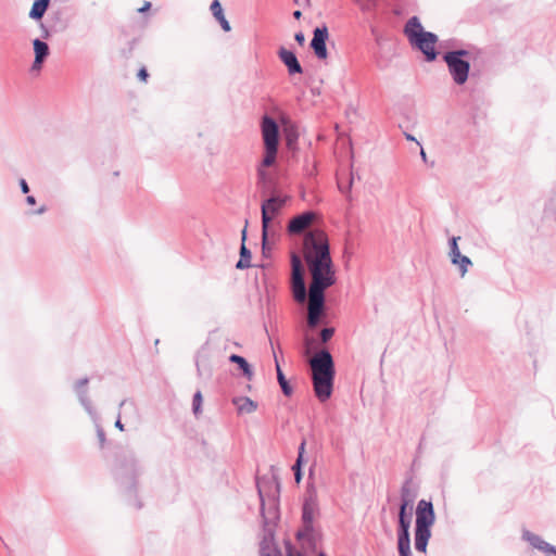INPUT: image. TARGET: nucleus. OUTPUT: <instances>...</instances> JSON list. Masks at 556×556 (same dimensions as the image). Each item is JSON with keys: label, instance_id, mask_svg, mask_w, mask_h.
Returning a JSON list of instances; mask_svg holds the SVG:
<instances>
[{"label": "nucleus", "instance_id": "nucleus-50", "mask_svg": "<svg viewBox=\"0 0 556 556\" xmlns=\"http://www.w3.org/2000/svg\"><path fill=\"white\" fill-rule=\"evenodd\" d=\"M150 8H151V2L146 1V2L143 3V5H142L141 8H139V9H138V12H139V13H144V12L149 11V10H150Z\"/></svg>", "mask_w": 556, "mask_h": 556}, {"label": "nucleus", "instance_id": "nucleus-26", "mask_svg": "<svg viewBox=\"0 0 556 556\" xmlns=\"http://www.w3.org/2000/svg\"><path fill=\"white\" fill-rule=\"evenodd\" d=\"M50 1L51 0H35L28 16L34 21H41L49 9Z\"/></svg>", "mask_w": 556, "mask_h": 556}, {"label": "nucleus", "instance_id": "nucleus-45", "mask_svg": "<svg viewBox=\"0 0 556 556\" xmlns=\"http://www.w3.org/2000/svg\"><path fill=\"white\" fill-rule=\"evenodd\" d=\"M312 533L313 531H306L305 525H303V528L296 532L295 536L298 540H303L306 538H311Z\"/></svg>", "mask_w": 556, "mask_h": 556}, {"label": "nucleus", "instance_id": "nucleus-5", "mask_svg": "<svg viewBox=\"0 0 556 556\" xmlns=\"http://www.w3.org/2000/svg\"><path fill=\"white\" fill-rule=\"evenodd\" d=\"M256 488L261 501V517L266 527L278 519L280 481L276 476L257 479Z\"/></svg>", "mask_w": 556, "mask_h": 556}, {"label": "nucleus", "instance_id": "nucleus-31", "mask_svg": "<svg viewBox=\"0 0 556 556\" xmlns=\"http://www.w3.org/2000/svg\"><path fill=\"white\" fill-rule=\"evenodd\" d=\"M33 48L35 52V56L42 59L46 61V59L50 54V48L48 43L39 38H36L33 40Z\"/></svg>", "mask_w": 556, "mask_h": 556}, {"label": "nucleus", "instance_id": "nucleus-46", "mask_svg": "<svg viewBox=\"0 0 556 556\" xmlns=\"http://www.w3.org/2000/svg\"><path fill=\"white\" fill-rule=\"evenodd\" d=\"M45 63V60L36 58L31 64V71H40L42 68V65Z\"/></svg>", "mask_w": 556, "mask_h": 556}, {"label": "nucleus", "instance_id": "nucleus-8", "mask_svg": "<svg viewBox=\"0 0 556 556\" xmlns=\"http://www.w3.org/2000/svg\"><path fill=\"white\" fill-rule=\"evenodd\" d=\"M291 200V198L287 194L278 193L277 191H273L271 194L264 199L261 203V220L264 224L265 228H267V224L270 220H278L277 216L280 215L283 207Z\"/></svg>", "mask_w": 556, "mask_h": 556}, {"label": "nucleus", "instance_id": "nucleus-52", "mask_svg": "<svg viewBox=\"0 0 556 556\" xmlns=\"http://www.w3.org/2000/svg\"><path fill=\"white\" fill-rule=\"evenodd\" d=\"M47 212V206L46 205H41L39 208H37L36 211L31 212V214H35V215H41L43 213Z\"/></svg>", "mask_w": 556, "mask_h": 556}, {"label": "nucleus", "instance_id": "nucleus-28", "mask_svg": "<svg viewBox=\"0 0 556 556\" xmlns=\"http://www.w3.org/2000/svg\"><path fill=\"white\" fill-rule=\"evenodd\" d=\"M257 176V186L263 189V193L276 191L274 188V181L266 169L262 167H257L256 169Z\"/></svg>", "mask_w": 556, "mask_h": 556}, {"label": "nucleus", "instance_id": "nucleus-60", "mask_svg": "<svg viewBox=\"0 0 556 556\" xmlns=\"http://www.w3.org/2000/svg\"><path fill=\"white\" fill-rule=\"evenodd\" d=\"M313 343L312 339L306 338V345L309 346Z\"/></svg>", "mask_w": 556, "mask_h": 556}, {"label": "nucleus", "instance_id": "nucleus-17", "mask_svg": "<svg viewBox=\"0 0 556 556\" xmlns=\"http://www.w3.org/2000/svg\"><path fill=\"white\" fill-rule=\"evenodd\" d=\"M417 497V491L413 488L412 479H406L401 488V503L399 510L412 511L413 505Z\"/></svg>", "mask_w": 556, "mask_h": 556}, {"label": "nucleus", "instance_id": "nucleus-19", "mask_svg": "<svg viewBox=\"0 0 556 556\" xmlns=\"http://www.w3.org/2000/svg\"><path fill=\"white\" fill-rule=\"evenodd\" d=\"M412 511L399 510L397 513V539H410Z\"/></svg>", "mask_w": 556, "mask_h": 556}, {"label": "nucleus", "instance_id": "nucleus-7", "mask_svg": "<svg viewBox=\"0 0 556 556\" xmlns=\"http://www.w3.org/2000/svg\"><path fill=\"white\" fill-rule=\"evenodd\" d=\"M469 55L470 52L466 49L450 50L442 55L453 81L458 86L464 85L468 79L470 63L464 58Z\"/></svg>", "mask_w": 556, "mask_h": 556}, {"label": "nucleus", "instance_id": "nucleus-29", "mask_svg": "<svg viewBox=\"0 0 556 556\" xmlns=\"http://www.w3.org/2000/svg\"><path fill=\"white\" fill-rule=\"evenodd\" d=\"M275 365H276L275 367H276L277 381L280 386L281 392L283 393L285 396L289 397L293 393V388L291 387L289 380L286 378L276 356H275Z\"/></svg>", "mask_w": 556, "mask_h": 556}, {"label": "nucleus", "instance_id": "nucleus-41", "mask_svg": "<svg viewBox=\"0 0 556 556\" xmlns=\"http://www.w3.org/2000/svg\"><path fill=\"white\" fill-rule=\"evenodd\" d=\"M336 329L333 327H326L324 328L319 336L323 343H327L334 334Z\"/></svg>", "mask_w": 556, "mask_h": 556}, {"label": "nucleus", "instance_id": "nucleus-48", "mask_svg": "<svg viewBox=\"0 0 556 556\" xmlns=\"http://www.w3.org/2000/svg\"><path fill=\"white\" fill-rule=\"evenodd\" d=\"M18 185H20L21 191L24 194H27L29 192V186H28L27 181L24 178H21L18 180Z\"/></svg>", "mask_w": 556, "mask_h": 556}, {"label": "nucleus", "instance_id": "nucleus-37", "mask_svg": "<svg viewBox=\"0 0 556 556\" xmlns=\"http://www.w3.org/2000/svg\"><path fill=\"white\" fill-rule=\"evenodd\" d=\"M202 402H203L202 393H201V391H197L193 394V399H192V412L195 416H198L202 412Z\"/></svg>", "mask_w": 556, "mask_h": 556}, {"label": "nucleus", "instance_id": "nucleus-27", "mask_svg": "<svg viewBox=\"0 0 556 556\" xmlns=\"http://www.w3.org/2000/svg\"><path fill=\"white\" fill-rule=\"evenodd\" d=\"M229 362L232 364H236L238 368L241 370L243 377H245L248 380H251L254 372L252 369V366L249 364V362L241 355L238 354H231L229 356Z\"/></svg>", "mask_w": 556, "mask_h": 556}, {"label": "nucleus", "instance_id": "nucleus-40", "mask_svg": "<svg viewBox=\"0 0 556 556\" xmlns=\"http://www.w3.org/2000/svg\"><path fill=\"white\" fill-rule=\"evenodd\" d=\"M298 142V134L294 131H288L286 135V146L288 149L293 150Z\"/></svg>", "mask_w": 556, "mask_h": 556}, {"label": "nucleus", "instance_id": "nucleus-34", "mask_svg": "<svg viewBox=\"0 0 556 556\" xmlns=\"http://www.w3.org/2000/svg\"><path fill=\"white\" fill-rule=\"evenodd\" d=\"M397 552L399 556H413L410 549V539H397Z\"/></svg>", "mask_w": 556, "mask_h": 556}, {"label": "nucleus", "instance_id": "nucleus-58", "mask_svg": "<svg viewBox=\"0 0 556 556\" xmlns=\"http://www.w3.org/2000/svg\"><path fill=\"white\" fill-rule=\"evenodd\" d=\"M292 15L295 20H300L302 16V12L300 10H295Z\"/></svg>", "mask_w": 556, "mask_h": 556}, {"label": "nucleus", "instance_id": "nucleus-35", "mask_svg": "<svg viewBox=\"0 0 556 556\" xmlns=\"http://www.w3.org/2000/svg\"><path fill=\"white\" fill-rule=\"evenodd\" d=\"M195 366H197V374L199 377H211L212 376V369L210 366L205 365L203 361H200V357L198 356L195 359Z\"/></svg>", "mask_w": 556, "mask_h": 556}, {"label": "nucleus", "instance_id": "nucleus-14", "mask_svg": "<svg viewBox=\"0 0 556 556\" xmlns=\"http://www.w3.org/2000/svg\"><path fill=\"white\" fill-rule=\"evenodd\" d=\"M89 379L87 377L78 379L74 384V391L77 394L79 403L83 405L85 410L90 415L93 420H97L98 415L94 410L92 403L88 396L87 384Z\"/></svg>", "mask_w": 556, "mask_h": 556}, {"label": "nucleus", "instance_id": "nucleus-12", "mask_svg": "<svg viewBox=\"0 0 556 556\" xmlns=\"http://www.w3.org/2000/svg\"><path fill=\"white\" fill-rule=\"evenodd\" d=\"M329 38L328 27L324 24L313 30V38L309 47L318 60H326L328 56L327 40Z\"/></svg>", "mask_w": 556, "mask_h": 556}, {"label": "nucleus", "instance_id": "nucleus-56", "mask_svg": "<svg viewBox=\"0 0 556 556\" xmlns=\"http://www.w3.org/2000/svg\"><path fill=\"white\" fill-rule=\"evenodd\" d=\"M41 29H42V37L47 39L50 36L49 30L47 29V27L43 24H41Z\"/></svg>", "mask_w": 556, "mask_h": 556}, {"label": "nucleus", "instance_id": "nucleus-4", "mask_svg": "<svg viewBox=\"0 0 556 556\" xmlns=\"http://www.w3.org/2000/svg\"><path fill=\"white\" fill-rule=\"evenodd\" d=\"M403 33L413 49L420 51L427 62H433L438 58L435 45L438 36L432 31L425 30L418 16L414 15L407 20Z\"/></svg>", "mask_w": 556, "mask_h": 556}, {"label": "nucleus", "instance_id": "nucleus-20", "mask_svg": "<svg viewBox=\"0 0 556 556\" xmlns=\"http://www.w3.org/2000/svg\"><path fill=\"white\" fill-rule=\"evenodd\" d=\"M327 288L317 287V285L309 286V306L308 309L324 311L325 308V290Z\"/></svg>", "mask_w": 556, "mask_h": 556}, {"label": "nucleus", "instance_id": "nucleus-16", "mask_svg": "<svg viewBox=\"0 0 556 556\" xmlns=\"http://www.w3.org/2000/svg\"><path fill=\"white\" fill-rule=\"evenodd\" d=\"M278 58L285 64L289 75L302 74L303 68L300 64L296 54L292 50H288L285 47H280L278 50Z\"/></svg>", "mask_w": 556, "mask_h": 556}, {"label": "nucleus", "instance_id": "nucleus-13", "mask_svg": "<svg viewBox=\"0 0 556 556\" xmlns=\"http://www.w3.org/2000/svg\"><path fill=\"white\" fill-rule=\"evenodd\" d=\"M315 213L313 211H305L292 217L287 226V232L290 236L302 233L314 220Z\"/></svg>", "mask_w": 556, "mask_h": 556}, {"label": "nucleus", "instance_id": "nucleus-2", "mask_svg": "<svg viewBox=\"0 0 556 556\" xmlns=\"http://www.w3.org/2000/svg\"><path fill=\"white\" fill-rule=\"evenodd\" d=\"M315 396L324 403L333 392L336 366L331 353L323 349L309 361Z\"/></svg>", "mask_w": 556, "mask_h": 556}, {"label": "nucleus", "instance_id": "nucleus-25", "mask_svg": "<svg viewBox=\"0 0 556 556\" xmlns=\"http://www.w3.org/2000/svg\"><path fill=\"white\" fill-rule=\"evenodd\" d=\"M261 556H282L281 551L273 543V534L265 535L260 543Z\"/></svg>", "mask_w": 556, "mask_h": 556}, {"label": "nucleus", "instance_id": "nucleus-9", "mask_svg": "<svg viewBox=\"0 0 556 556\" xmlns=\"http://www.w3.org/2000/svg\"><path fill=\"white\" fill-rule=\"evenodd\" d=\"M318 511L317 490L314 483L307 482L302 504V523L305 525L306 531H314V518Z\"/></svg>", "mask_w": 556, "mask_h": 556}, {"label": "nucleus", "instance_id": "nucleus-15", "mask_svg": "<svg viewBox=\"0 0 556 556\" xmlns=\"http://www.w3.org/2000/svg\"><path fill=\"white\" fill-rule=\"evenodd\" d=\"M522 540L527 541L533 548L546 554V556H556V547L544 541L540 535L529 530L522 531Z\"/></svg>", "mask_w": 556, "mask_h": 556}, {"label": "nucleus", "instance_id": "nucleus-53", "mask_svg": "<svg viewBox=\"0 0 556 556\" xmlns=\"http://www.w3.org/2000/svg\"><path fill=\"white\" fill-rule=\"evenodd\" d=\"M115 427H116L118 430L124 431V425H123V422H122V420H121V416H119V415H118V417H117V419H116V421H115Z\"/></svg>", "mask_w": 556, "mask_h": 556}, {"label": "nucleus", "instance_id": "nucleus-24", "mask_svg": "<svg viewBox=\"0 0 556 556\" xmlns=\"http://www.w3.org/2000/svg\"><path fill=\"white\" fill-rule=\"evenodd\" d=\"M305 445H306V441L302 440V442L300 443L299 448H298V457H296L294 464L292 465V471H293L294 480L296 483H300L303 478L302 466L304 464Z\"/></svg>", "mask_w": 556, "mask_h": 556}, {"label": "nucleus", "instance_id": "nucleus-18", "mask_svg": "<svg viewBox=\"0 0 556 556\" xmlns=\"http://www.w3.org/2000/svg\"><path fill=\"white\" fill-rule=\"evenodd\" d=\"M282 230L281 220H270L267 224V228H265L264 224H262V238L264 239V245L267 242L276 244V242L280 239Z\"/></svg>", "mask_w": 556, "mask_h": 556}, {"label": "nucleus", "instance_id": "nucleus-61", "mask_svg": "<svg viewBox=\"0 0 556 556\" xmlns=\"http://www.w3.org/2000/svg\"><path fill=\"white\" fill-rule=\"evenodd\" d=\"M313 476V468L309 469V478Z\"/></svg>", "mask_w": 556, "mask_h": 556}, {"label": "nucleus", "instance_id": "nucleus-1", "mask_svg": "<svg viewBox=\"0 0 556 556\" xmlns=\"http://www.w3.org/2000/svg\"><path fill=\"white\" fill-rule=\"evenodd\" d=\"M142 471V467L131 452H122L116 456L113 467L115 481L127 497L128 503L137 509L143 506L142 502L137 497L138 478Z\"/></svg>", "mask_w": 556, "mask_h": 556}, {"label": "nucleus", "instance_id": "nucleus-36", "mask_svg": "<svg viewBox=\"0 0 556 556\" xmlns=\"http://www.w3.org/2000/svg\"><path fill=\"white\" fill-rule=\"evenodd\" d=\"M460 239V237H452L450 238L448 240V248H450V251H448V256L450 258H454L455 256H457L458 254H460V250H459V247H458V240Z\"/></svg>", "mask_w": 556, "mask_h": 556}, {"label": "nucleus", "instance_id": "nucleus-6", "mask_svg": "<svg viewBox=\"0 0 556 556\" xmlns=\"http://www.w3.org/2000/svg\"><path fill=\"white\" fill-rule=\"evenodd\" d=\"M435 521V511L432 502L420 500L416 507L415 520V548L420 553H426L429 540L431 538V528Z\"/></svg>", "mask_w": 556, "mask_h": 556}, {"label": "nucleus", "instance_id": "nucleus-39", "mask_svg": "<svg viewBox=\"0 0 556 556\" xmlns=\"http://www.w3.org/2000/svg\"><path fill=\"white\" fill-rule=\"evenodd\" d=\"M363 12H370L377 5V0H355Z\"/></svg>", "mask_w": 556, "mask_h": 556}, {"label": "nucleus", "instance_id": "nucleus-57", "mask_svg": "<svg viewBox=\"0 0 556 556\" xmlns=\"http://www.w3.org/2000/svg\"><path fill=\"white\" fill-rule=\"evenodd\" d=\"M419 147H420V157L425 163H427L428 162L427 154H426L425 150L422 149L421 144Z\"/></svg>", "mask_w": 556, "mask_h": 556}, {"label": "nucleus", "instance_id": "nucleus-42", "mask_svg": "<svg viewBox=\"0 0 556 556\" xmlns=\"http://www.w3.org/2000/svg\"><path fill=\"white\" fill-rule=\"evenodd\" d=\"M286 552L287 556H304L301 552L294 549L292 543L290 541L286 542ZM318 556H327L324 552H320Z\"/></svg>", "mask_w": 556, "mask_h": 556}, {"label": "nucleus", "instance_id": "nucleus-38", "mask_svg": "<svg viewBox=\"0 0 556 556\" xmlns=\"http://www.w3.org/2000/svg\"><path fill=\"white\" fill-rule=\"evenodd\" d=\"M324 311L308 309V325L314 328L320 323V317Z\"/></svg>", "mask_w": 556, "mask_h": 556}, {"label": "nucleus", "instance_id": "nucleus-49", "mask_svg": "<svg viewBox=\"0 0 556 556\" xmlns=\"http://www.w3.org/2000/svg\"><path fill=\"white\" fill-rule=\"evenodd\" d=\"M294 40L298 42V45L303 46L305 42V36L302 31H298L294 34Z\"/></svg>", "mask_w": 556, "mask_h": 556}, {"label": "nucleus", "instance_id": "nucleus-44", "mask_svg": "<svg viewBox=\"0 0 556 556\" xmlns=\"http://www.w3.org/2000/svg\"><path fill=\"white\" fill-rule=\"evenodd\" d=\"M261 244H262V254L264 257H269L270 256V251L271 249L274 248V243H270V242H267L266 245H264V239H261Z\"/></svg>", "mask_w": 556, "mask_h": 556}, {"label": "nucleus", "instance_id": "nucleus-11", "mask_svg": "<svg viewBox=\"0 0 556 556\" xmlns=\"http://www.w3.org/2000/svg\"><path fill=\"white\" fill-rule=\"evenodd\" d=\"M262 136L264 148L278 150L279 146V126L276 119L269 115L262 118Z\"/></svg>", "mask_w": 556, "mask_h": 556}, {"label": "nucleus", "instance_id": "nucleus-21", "mask_svg": "<svg viewBox=\"0 0 556 556\" xmlns=\"http://www.w3.org/2000/svg\"><path fill=\"white\" fill-rule=\"evenodd\" d=\"M232 404L237 407L238 414H252L257 409V403L249 396H236Z\"/></svg>", "mask_w": 556, "mask_h": 556}, {"label": "nucleus", "instance_id": "nucleus-43", "mask_svg": "<svg viewBox=\"0 0 556 556\" xmlns=\"http://www.w3.org/2000/svg\"><path fill=\"white\" fill-rule=\"evenodd\" d=\"M97 437L100 443V447H103L106 442V438L103 428L99 424H97Z\"/></svg>", "mask_w": 556, "mask_h": 556}, {"label": "nucleus", "instance_id": "nucleus-23", "mask_svg": "<svg viewBox=\"0 0 556 556\" xmlns=\"http://www.w3.org/2000/svg\"><path fill=\"white\" fill-rule=\"evenodd\" d=\"M354 182V174L351 170L345 177L342 175L337 176V186L339 191L345 195L348 201H352V187Z\"/></svg>", "mask_w": 556, "mask_h": 556}, {"label": "nucleus", "instance_id": "nucleus-54", "mask_svg": "<svg viewBox=\"0 0 556 556\" xmlns=\"http://www.w3.org/2000/svg\"><path fill=\"white\" fill-rule=\"evenodd\" d=\"M26 203L28 205H35L36 204V198L34 195H27L26 197Z\"/></svg>", "mask_w": 556, "mask_h": 556}, {"label": "nucleus", "instance_id": "nucleus-30", "mask_svg": "<svg viewBox=\"0 0 556 556\" xmlns=\"http://www.w3.org/2000/svg\"><path fill=\"white\" fill-rule=\"evenodd\" d=\"M239 253H240V257L236 264V268L241 269V270L250 268L252 266V264H251L252 253H251L250 249L245 245V243H241Z\"/></svg>", "mask_w": 556, "mask_h": 556}, {"label": "nucleus", "instance_id": "nucleus-55", "mask_svg": "<svg viewBox=\"0 0 556 556\" xmlns=\"http://www.w3.org/2000/svg\"><path fill=\"white\" fill-rule=\"evenodd\" d=\"M404 135H405V138H406L408 141H415L418 146H420V142H418V141H417V139H416L413 135H410V134H408V132H405Z\"/></svg>", "mask_w": 556, "mask_h": 556}, {"label": "nucleus", "instance_id": "nucleus-47", "mask_svg": "<svg viewBox=\"0 0 556 556\" xmlns=\"http://www.w3.org/2000/svg\"><path fill=\"white\" fill-rule=\"evenodd\" d=\"M137 77L139 80L141 81H147L148 77H149V73L147 71L146 67H141L138 73H137Z\"/></svg>", "mask_w": 556, "mask_h": 556}, {"label": "nucleus", "instance_id": "nucleus-10", "mask_svg": "<svg viewBox=\"0 0 556 556\" xmlns=\"http://www.w3.org/2000/svg\"><path fill=\"white\" fill-rule=\"evenodd\" d=\"M291 292L298 303H303L307 298L302 262L294 252L291 254Z\"/></svg>", "mask_w": 556, "mask_h": 556}, {"label": "nucleus", "instance_id": "nucleus-51", "mask_svg": "<svg viewBox=\"0 0 556 556\" xmlns=\"http://www.w3.org/2000/svg\"><path fill=\"white\" fill-rule=\"evenodd\" d=\"M247 227H248V220H245V226H244V228L241 231V243H245V240H247V237H248Z\"/></svg>", "mask_w": 556, "mask_h": 556}, {"label": "nucleus", "instance_id": "nucleus-32", "mask_svg": "<svg viewBox=\"0 0 556 556\" xmlns=\"http://www.w3.org/2000/svg\"><path fill=\"white\" fill-rule=\"evenodd\" d=\"M451 263L455 266H458L459 274L462 277H464L466 275L469 266L472 265L471 260L468 256L463 255L462 253L458 254L457 256H455L454 258H452Z\"/></svg>", "mask_w": 556, "mask_h": 556}, {"label": "nucleus", "instance_id": "nucleus-22", "mask_svg": "<svg viewBox=\"0 0 556 556\" xmlns=\"http://www.w3.org/2000/svg\"><path fill=\"white\" fill-rule=\"evenodd\" d=\"M210 10L212 12V15L216 18V21H218L222 29L226 33L230 31L231 26L227 18L225 17L224 10L219 0H213L210 5Z\"/></svg>", "mask_w": 556, "mask_h": 556}, {"label": "nucleus", "instance_id": "nucleus-33", "mask_svg": "<svg viewBox=\"0 0 556 556\" xmlns=\"http://www.w3.org/2000/svg\"><path fill=\"white\" fill-rule=\"evenodd\" d=\"M277 153L278 150L276 149L264 148V157L257 167H262L265 169V167L273 166L276 162Z\"/></svg>", "mask_w": 556, "mask_h": 556}, {"label": "nucleus", "instance_id": "nucleus-3", "mask_svg": "<svg viewBox=\"0 0 556 556\" xmlns=\"http://www.w3.org/2000/svg\"><path fill=\"white\" fill-rule=\"evenodd\" d=\"M314 256L307 255L312 283L320 288H329L336 283L333 263L327 241L313 242Z\"/></svg>", "mask_w": 556, "mask_h": 556}, {"label": "nucleus", "instance_id": "nucleus-59", "mask_svg": "<svg viewBox=\"0 0 556 556\" xmlns=\"http://www.w3.org/2000/svg\"><path fill=\"white\" fill-rule=\"evenodd\" d=\"M126 404H128V401H127V400H123V401L119 403V407H123V406H125Z\"/></svg>", "mask_w": 556, "mask_h": 556}]
</instances>
